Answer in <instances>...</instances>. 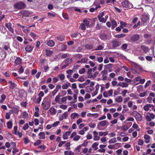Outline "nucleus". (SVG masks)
Instances as JSON below:
<instances>
[{
	"instance_id": "473e14b6",
	"label": "nucleus",
	"mask_w": 155,
	"mask_h": 155,
	"mask_svg": "<svg viewBox=\"0 0 155 155\" xmlns=\"http://www.w3.org/2000/svg\"><path fill=\"white\" fill-rule=\"evenodd\" d=\"M86 48L87 49H91L93 48V45L92 44H87L85 46Z\"/></svg>"
},
{
	"instance_id": "a211bd4d",
	"label": "nucleus",
	"mask_w": 155,
	"mask_h": 155,
	"mask_svg": "<svg viewBox=\"0 0 155 155\" xmlns=\"http://www.w3.org/2000/svg\"><path fill=\"white\" fill-rule=\"evenodd\" d=\"M92 71V69L91 68L89 69L87 71V77L89 78H91L93 77L92 73H91Z\"/></svg>"
},
{
	"instance_id": "f03ea898",
	"label": "nucleus",
	"mask_w": 155,
	"mask_h": 155,
	"mask_svg": "<svg viewBox=\"0 0 155 155\" xmlns=\"http://www.w3.org/2000/svg\"><path fill=\"white\" fill-rule=\"evenodd\" d=\"M25 6V4L22 2H20L16 3L14 5V7L15 8L18 9L24 8Z\"/></svg>"
},
{
	"instance_id": "ea45409f",
	"label": "nucleus",
	"mask_w": 155,
	"mask_h": 155,
	"mask_svg": "<svg viewBox=\"0 0 155 155\" xmlns=\"http://www.w3.org/2000/svg\"><path fill=\"white\" fill-rule=\"evenodd\" d=\"M127 44L125 43L123 44L121 46V47L122 48V49L125 50L127 48Z\"/></svg>"
},
{
	"instance_id": "5701e85b",
	"label": "nucleus",
	"mask_w": 155,
	"mask_h": 155,
	"mask_svg": "<svg viewBox=\"0 0 155 155\" xmlns=\"http://www.w3.org/2000/svg\"><path fill=\"white\" fill-rule=\"evenodd\" d=\"M107 122V121L106 120H103L99 122V124L97 125V126L98 127L99 125L101 126H104L106 125Z\"/></svg>"
},
{
	"instance_id": "c85d7f7f",
	"label": "nucleus",
	"mask_w": 155,
	"mask_h": 155,
	"mask_svg": "<svg viewBox=\"0 0 155 155\" xmlns=\"http://www.w3.org/2000/svg\"><path fill=\"white\" fill-rule=\"evenodd\" d=\"M120 143H117L114 145H111V144L109 145L108 146V147L110 149H113V148H114L115 147V146L117 145H120Z\"/></svg>"
},
{
	"instance_id": "39448f33",
	"label": "nucleus",
	"mask_w": 155,
	"mask_h": 155,
	"mask_svg": "<svg viewBox=\"0 0 155 155\" xmlns=\"http://www.w3.org/2000/svg\"><path fill=\"white\" fill-rule=\"evenodd\" d=\"M100 38L101 40L104 41H106L110 39V38L109 36L105 33L101 34L100 35Z\"/></svg>"
},
{
	"instance_id": "9d476101",
	"label": "nucleus",
	"mask_w": 155,
	"mask_h": 155,
	"mask_svg": "<svg viewBox=\"0 0 155 155\" xmlns=\"http://www.w3.org/2000/svg\"><path fill=\"white\" fill-rule=\"evenodd\" d=\"M61 88V86L58 85L56 86L55 89L52 92V94L53 96H54L58 91L59 89Z\"/></svg>"
},
{
	"instance_id": "ddd939ff",
	"label": "nucleus",
	"mask_w": 155,
	"mask_h": 155,
	"mask_svg": "<svg viewBox=\"0 0 155 155\" xmlns=\"http://www.w3.org/2000/svg\"><path fill=\"white\" fill-rule=\"evenodd\" d=\"M94 135V140H99L100 137L99 136H98V133L95 131H94L93 132Z\"/></svg>"
},
{
	"instance_id": "f3484780",
	"label": "nucleus",
	"mask_w": 155,
	"mask_h": 155,
	"mask_svg": "<svg viewBox=\"0 0 155 155\" xmlns=\"http://www.w3.org/2000/svg\"><path fill=\"white\" fill-rule=\"evenodd\" d=\"M46 55L48 57H50L53 54V52L52 51L46 49L45 50Z\"/></svg>"
},
{
	"instance_id": "09e8293b",
	"label": "nucleus",
	"mask_w": 155,
	"mask_h": 155,
	"mask_svg": "<svg viewBox=\"0 0 155 155\" xmlns=\"http://www.w3.org/2000/svg\"><path fill=\"white\" fill-rule=\"evenodd\" d=\"M60 96L59 94L56 97L55 99V101L56 102H58L60 100Z\"/></svg>"
},
{
	"instance_id": "c756f323",
	"label": "nucleus",
	"mask_w": 155,
	"mask_h": 155,
	"mask_svg": "<svg viewBox=\"0 0 155 155\" xmlns=\"http://www.w3.org/2000/svg\"><path fill=\"white\" fill-rule=\"evenodd\" d=\"M49 110L51 114H56V110L54 108L51 107L49 109Z\"/></svg>"
},
{
	"instance_id": "a19ab883",
	"label": "nucleus",
	"mask_w": 155,
	"mask_h": 155,
	"mask_svg": "<svg viewBox=\"0 0 155 155\" xmlns=\"http://www.w3.org/2000/svg\"><path fill=\"white\" fill-rule=\"evenodd\" d=\"M104 48V47L103 46L101 45H100L98 46L95 49V50L97 51V50H101L103 49Z\"/></svg>"
},
{
	"instance_id": "cd10ccee",
	"label": "nucleus",
	"mask_w": 155,
	"mask_h": 155,
	"mask_svg": "<svg viewBox=\"0 0 155 155\" xmlns=\"http://www.w3.org/2000/svg\"><path fill=\"white\" fill-rule=\"evenodd\" d=\"M113 66V64H109L105 65L104 66V68L105 70L108 69H111Z\"/></svg>"
},
{
	"instance_id": "bb28decb",
	"label": "nucleus",
	"mask_w": 155,
	"mask_h": 155,
	"mask_svg": "<svg viewBox=\"0 0 155 155\" xmlns=\"http://www.w3.org/2000/svg\"><path fill=\"white\" fill-rule=\"evenodd\" d=\"M7 126L8 128L10 129H11L12 126V121H10L8 122L7 123Z\"/></svg>"
},
{
	"instance_id": "774afa93",
	"label": "nucleus",
	"mask_w": 155,
	"mask_h": 155,
	"mask_svg": "<svg viewBox=\"0 0 155 155\" xmlns=\"http://www.w3.org/2000/svg\"><path fill=\"white\" fill-rule=\"evenodd\" d=\"M89 125L91 128H94L95 127L96 125L94 123H90L89 124Z\"/></svg>"
},
{
	"instance_id": "423d86ee",
	"label": "nucleus",
	"mask_w": 155,
	"mask_h": 155,
	"mask_svg": "<svg viewBox=\"0 0 155 155\" xmlns=\"http://www.w3.org/2000/svg\"><path fill=\"white\" fill-rule=\"evenodd\" d=\"M5 26L8 28L9 30L12 33H13L14 32V29L12 27V24L10 23H6L5 24Z\"/></svg>"
},
{
	"instance_id": "1a4fd4ad",
	"label": "nucleus",
	"mask_w": 155,
	"mask_h": 155,
	"mask_svg": "<svg viewBox=\"0 0 155 155\" xmlns=\"http://www.w3.org/2000/svg\"><path fill=\"white\" fill-rule=\"evenodd\" d=\"M149 16L147 14L142 15L141 18L142 21L143 22H146L149 19Z\"/></svg>"
},
{
	"instance_id": "7c9ffc66",
	"label": "nucleus",
	"mask_w": 155,
	"mask_h": 155,
	"mask_svg": "<svg viewBox=\"0 0 155 155\" xmlns=\"http://www.w3.org/2000/svg\"><path fill=\"white\" fill-rule=\"evenodd\" d=\"M115 100L117 102H120L122 101L123 98L121 96H119L117 98L115 99Z\"/></svg>"
},
{
	"instance_id": "58836bf2",
	"label": "nucleus",
	"mask_w": 155,
	"mask_h": 155,
	"mask_svg": "<svg viewBox=\"0 0 155 155\" xmlns=\"http://www.w3.org/2000/svg\"><path fill=\"white\" fill-rule=\"evenodd\" d=\"M28 117V114L25 111H24L23 113L22 117L23 118H26Z\"/></svg>"
},
{
	"instance_id": "6ab92c4d",
	"label": "nucleus",
	"mask_w": 155,
	"mask_h": 155,
	"mask_svg": "<svg viewBox=\"0 0 155 155\" xmlns=\"http://www.w3.org/2000/svg\"><path fill=\"white\" fill-rule=\"evenodd\" d=\"M96 90L94 93H93L92 94V95L93 97L95 95L97 94L98 91V89L99 87V84H97L96 87Z\"/></svg>"
},
{
	"instance_id": "603ef678",
	"label": "nucleus",
	"mask_w": 155,
	"mask_h": 155,
	"mask_svg": "<svg viewBox=\"0 0 155 155\" xmlns=\"http://www.w3.org/2000/svg\"><path fill=\"white\" fill-rule=\"evenodd\" d=\"M11 113H7L6 114L5 117L6 119H8L10 118V115Z\"/></svg>"
},
{
	"instance_id": "e2e57ef3",
	"label": "nucleus",
	"mask_w": 155,
	"mask_h": 155,
	"mask_svg": "<svg viewBox=\"0 0 155 155\" xmlns=\"http://www.w3.org/2000/svg\"><path fill=\"white\" fill-rule=\"evenodd\" d=\"M29 84V82L28 81H25L23 84V85L25 87H27Z\"/></svg>"
},
{
	"instance_id": "f8f14e48",
	"label": "nucleus",
	"mask_w": 155,
	"mask_h": 155,
	"mask_svg": "<svg viewBox=\"0 0 155 155\" xmlns=\"http://www.w3.org/2000/svg\"><path fill=\"white\" fill-rule=\"evenodd\" d=\"M21 14L22 15L25 17H28L30 14V12L27 10H24L22 11Z\"/></svg>"
},
{
	"instance_id": "6e6d98bb",
	"label": "nucleus",
	"mask_w": 155,
	"mask_h": 155,
	"mask_svg": "<svg viewBox=\"0 0 155 155\" xmlns=\"http://www.w3.org/2000/svg\"><path fill=\"white\" fill-rule=\"evenodd\" d=\"M101 73L102 75H107L108 74V71L107 70H104L101 71Z\"/></svg>"
},
{
	"instance_id": "f704fd0d",
	"label": "nucleus",
	"mask_w": 155,
	"mask_h": 155,
	"mask_svg": "<svg viewBox=\"0 0 155 155\" xmlns=\"http://www.w3.org/2000/svg\"><path fill=\"white\" fill-rule=\"evenodd\" d=\"M108 134V133L107 131L104 132H99V135L101 136H102L103 135L106 136Z\"/></svg>"
},
{
	"instance_id": "13d9d810",
	"label": "nucleus",
	"mask_w": 155,
	"mask_h": 155,
	"mask_svg": "<svg viewBox=\"0 0 155 155\" xmlns=\"http://www.w3.org/2000/svg\"><path fill=\"white\" fill-rule=\"evenodd\" d=\"M130 97H134L135 99H137L138 98L137 96L134 93H131L130 94Z\"/></svg>"
},
{
	"instance_id": "864d4df0",
	"label": "nucleus",
	"mask_w": 155,
	"mask_h": 155,
	"mask_svg": "<svg viewBox=\"0 0 155 155\" xmlns=\"http://www.w3.org/2000/svg\"><path fill=\"white\" fill-rule=\"evenodd\" d=\"M87 91L88 93L91 92L92 90V88H91L89 86H87L86 87Z\"/></svg>"
},
{
	"instance_id": "680f3d73",
	"label": "nucleus",
	"mask_w": 155,
	"mask_h": 155,
	"mask_svg": "<svg viewBox=\"0 0 155 155\" xmlns=\"http://www.w3.org/2000/svg\"><path fill=\"white\" fill-rule=\"evenodd\" d=\"M88 60V58H83L81 60V62H82V63H85Z\"/></svg>"
},
{
	"instance_id": "e433bc0d",
	"label": "nucleus",
	"mask_w": 155,
	"mask_h": 155,
	"mask_svg": "<svg viewBox=\"0 0 155 155\" xmlns=\"http://www.w3.org/2000/svg\"><path fill=\"white\" fill-rule=\"evenodd\" d=\"M116 138H114L110 140L108 142L110 144L116 142Z\"/></svg>"
},
{
	"instance_id": "20e7f679",
	"label": "nucleus",
	"mask_w": 155,
	"mask_h": 155,
	"mask_svg": "<svg viewBox=\"0 0 155 155\" xmlns=\"http://www.w3.org/2000/svg\"><path fill=\"white\" fill-rule=\"evenodd\" d=\"M8 84H9V87L10 89H13L16 87L17 86L14 81H9Z\"/></svg>"
},
{
	"instance_id": "49530a36",
	"label": "nucleus",
	"mask_w": 155,
	"mask_h": 155,
	"mask_svg": "<svg viewBox=\"0 0 155 155\" xmlns=\"http://www.w3.org/2000/svg\"><path fill=\"white\" fill-rule=\"evenodd\" d=\"M46 147L44 145L39 146V149L41 151H43L46 148Z\"/></svg>"
},
{
	"instance_id": "de8ad7c7",
	"label": "nucleus",
	"mask_w": 155,
	"mask_h": 155,
	"mask_svg": "<svg viewBox=\"0 0 155 155\" xmlns=\"http://www.w3.org/2000/svg\"><path fill=\"white\" fill-rule=\"evenodd\" d=\"M128 84L126 83L121 82V87H126L128 86Z\"/></svg>"
},
{
	"instance_id": "6e6552de",
	"label": "nucleus",
	"mask_w": 155,
	"mask_h": 155,
	"mask_svg": "<svg viewBox=\"0 0 155 155\" xmlns=\"http://www.w3.org/2000/svg\"><path fill=\"white\" fill-rule=\"evenodd\" d=\"M112 47L114 48H115L120 45L119 42L117 40L113 41L112 42Z\"/></svg>"
},
{
	"instance_id": "b1692460",
	"label": "nucleus",
	"mask_w": 155,
	"mask_h": 155,
	"mask_svg": "<svg viewBox=\"0 0 155 155\" xmlns=\"http://www.w3.org/2000/svg\"><path fill=\"white\" fill-rule=\"evenodd\" d=\"M132 65L134 66V67L136 68L137 69H138L140 71H141L143 69L142 68H141L140 66L135 63H133Z\"/></svg>"
},
{
	"instance_id": "69168bd1",
	"label": "nucleus",
	"mask_w": 155,
	"mask_h": 155,
	"mask_svg": "<svg viewBox=\"0 0 155 155\" xmlns=\"http://www.w3.org/2000/svg\"><path fill=\"white\" fill-rule=\"evenodd\" d=\"M146 59L148 61H151L152 60V57L150 56H147L146 57Z\"/></svg>"
},
{
	"instance_id": "a878e982",
	"label": "nucleus",
	"mask_w": 155,
	"mask_h": 155,
	"mask_svg": "<svg viewBox=\"0 0 155 155\" xmlns=\"http://www.w3.org/2000/svg\"><path fill=\"white\" fill-rule=\"evenodd\" d=\"M65 37L64 35H61L57 37V39L59 41H62L64 39Z\"/></svg>"
},
{
	"instance_id": "c9c22d12",
	"label": "nucleus",
	"mask_w": 155,
	"mask_h": 155,
	"mask_svg": "<svg viewBox=\"0 0 155 155\" xmlns=\"http://www.w3.org/2000/svg\"><path fill=\"white\" fill-rule=\"evenodd\" d=\"M30 35L33 38L34 40H35L36 38L38 37L37 35H36L35 34L32 32H31L30 33Z\"/></svg>"
},
{
	"instance_id": "c03bdc74",
	"label": "nucleus",
	"mask_w": 155,
	"mask_h": 155,
	"mask_svg": "<svg viewBox=\"0 0 155 155\" xmlns=\"http://www.w3.org/2000/svg\"><path fill=\"white\" fill-rule=\"evenodd\" d=\"M55 15L50 12L48 13V16L49 18H52L55 17Z\"/></svg>"
},
{
	"instance_id": "dca6fc26",
	"label": "nucleus",
	"mask_w": 155,
	"mask_h": 155,
	"mask_svg": "<svg viewBox=\"0 0 155 155\" xmlns=\"http://www.w3.org/2000/svg\"><path fill=\"white\" fill-rule=\"evenodd\" d=\"M139 39V36L138 35H135L131 38V41H135L138 40Z\"/></svg>"
},
{
	"instance_id": "4be33fe9",
	"label": "nucleus",
	"mask_w": 155,
	"mask_h": 155,
	"mask_svg": "<svg viewBox=\"0 0 155 155\" xmlns=\"http://www.w3.org/2000/svg\"><path fill=\"white\" fill-rule=\"evenodd\" d=\"M111 22L112 24L111 28L113 29L117 26V23L116 21L114 20H112L111 21Z\"/></svg>"
},
{
	"instance_id": "412c9836",
	"label": "nucleus",
	"mask_w": 155,
	"mask_h": 155,
	"mask_svg": "<svg viewBox=\"0 0 155 155\" xmlns=\"http://www.w3.org/2000/svg\"><path fill=\"white\" fill-rule=\"evenodd\" d=\"M72 61V59L70 58H66L64 60V62L66 64H68H68L70 63Z\"/></svg>"
},
{
	"instance_id": "37998d69",
	"label": "nucleus",
	"mask_w": 155,
	"mask_h": 155,
	"mask_svg": "<svg viewBox=\"0 0 155 155\" xmlns=\"http://www.w3.org/2000/svg\"><path fill=\"white\" fill-rule=\"evenodd\" d=\"M24 71V69L22 66H21L18 70V72L19 74H22Z\"/></svg>"
},
{
	"instance_id": "2f4dec72",
	"label": "nucleus",
	"mask_w": 155,
	"mask_h": 155,
	"mask_svg": "<svg viewBox=\"0 0 155 155\" xmlns=\"http://www.w3.org/2000/svg\"><path fill=\"white\" fill-rule=\"evenodd\" d=\"M45 133L44 132L39 133V138L44 139L45 138Z\"/></svg>"
},
{
	"instance_id": "393cba45",
	"label": "nucleus",
	"mask_w": 155,
	"mask_h": 155,
	"mask_svg": "<svg viewBox=\"0 0 155 155\" xmlns=\"http://www.w3.org/2000/svg\"><path fill=\"white\" fill-rule=\"evenodd\" d=\"M98 142L94 143L92 145V147L94 148L95 150H97L98 149L97 146L98 145Z\"/></svg>"
},
{
	"instance_id": "8fccbe9b",
	"label": "nucleus",
	"mask_w": 155,
	"mask_h": 155,
	"mask_svg": "<svg viewBox=\"0 0 155 155\" xmlns=\"http://www.w3.org/2000/svg\"><path fill=\"white\" fill-rule=\"evenodd\" d=\"M59 78H60L61 80H63L65 78V76L64 74H60L58 75Z\"/></svg>"
},
{
	"instance_id": "aec40b11",
	"label": "nucleus",
	"mask_w": 155,
	"mask_h": 155,
	"mask_svg": "<svg viewBox=\"0 0 155 155\" xmlns=\"http://www.w3.org/2000/svg\"><path fill=\"white\" fill-rule=\"evenodd\" d=\"M141 48L146 53H147L149 51L148 47L146 46L142 45L141 46Z\"/></svg>"
},
{
	"instance_id": "052dcab7",
	"label": "nucleus",
	"mask_w": 155,
	"mask_h": 155,
	"mask_svg": "<svg viewBox=\"0 0 155 155\" xmlns=\"http://www.w3.org/2000/svg\"><path fill=\"white\" fill-rule=\"evenodd\" d=\"M61 50L63 51H65L67 48V46L66 45H63L61 46Z\"/></svg>"
},
{
	"instance_id": "0e129e2a",
	"label": "nucleus",
	"mask_w": 155,
	"mask_h": 155,
	"mask_svg": "<svg viewBox=\"0 0 155 155\" xmlns=\"http://www.w3.org/2000/svg\"><path fill=\"white\" fill-rule=\"evenodd\" d=\"M84 24L86 26H87L89 24V21H88L85 20V19L83 20Z\"/></svg>"
},
{
	"instance_id": "7ed1b4c3",
	"label": "nucleus",
	"mask_w": 155,
	"mask_h": 155,
	"mask_svg": "<svg viewBox=\"0 0 155 155\" xmlns=\"http://www.w3.org/2000/svg\"><path fill=\"white\" fill-rule=\"evenodd\" d=\"M132 114L137 120L140 121L142 120V117L140 114L136 111H134Z\"/></svg>"
},
{
	"instance_id": "5fc2aeb1",
	"label": "nucleus",
	"mask_w": 155,
	"mask_h": 155,
	"mask_svg": "<svg viewBox=\"0 0 155 155\" xmlns=\"http://www.w3.org/2000/svg\"><path fill=\"white\" fill-rule=\"evenodd\" d=\"M18 129V127L17 126H14V133L15 135H17L18 132L17 131Z\"/></svg>"
},
{
	"instance_id": "2eb2a0df",
	"label": "nucleus",
	"mask_w": 155,
	"mask_h": 155,
	"mask_svg": "<svg viewBox=\"0 0 155 155\" xmlns=\"http://www.w3.org/2000/svg\"><path fill=\"white\" fill-rule=\"evenodd\" d=\"M54 42L52 40H49L47 41V44L49 46L51 47H53L54 45Z\"/></svg>"
},
{
	"instance_id": "0eeeda50",
	"label": "nucleus",
	"mask_w": 155,
	"mask_h": 155,
	"mask_svg": "<svg viewBox=\"0 0 155 155\" xmlns=\"http://www.w3.org/2000/svg\"><path fill=\"white\" fill-rule=\"evenodd\" d=\"M42 105L43 108L45 110H48L50 107V104L47 101H45L43 103Z\"/></svg>"
},
{
	"instance_id": "f257e3e1",
	"label": "nucleus",
	"mask_w": 155,
	"mask_h": 155,
	"mask_svg": "<svg viewBox=\"0 0 155 155\" xmlns=\"http://www.w3.org/2000/svg\"><path fill=\"white\" fill-rule=\"evenodd\" d=\"M121 5L122 7L127 9H130L133 8V5L127 0H125L122 2Z\"/></svg>"
},
{
	"instance_id": "a18cd8bd",
	"label": "nucleus",
	"mask_w": 155,
	"mask_h": 155,
	"mask_svg": "<svg viewBox=\"0 0 155 155\" xmlns=\"http://www.w3.org/2000/svg\"><path fill=\"white\" fill-rule=\"evenodd\" d=\"M80 138V136L77 135H76L73 138V140L74 141H77Z\"/></svg>"
},
{
	"instance_id": "79ce46f5",
	"label": "nucleus",
	"mask_w": 155,
	"mask_h": 155,
	"mask_svg": "<svg viewBox=\"0 0 155 155\" xmlns=\"http://www.w3.org/2000/svg\"><path fill=\"white\" fill-rule=\"evenodd\" d=\"M98 18L99 21L101 22L105 23L106 21V19L104 18L101 17L100 18Z\"/></svg>"
},
{
	"instance_id": "338daca9",
	"label": "nucleus",
	"mask_w": 155,
	"mask_h": 155,
	"mask_svg": "<svg viewBox=\"0 0 155 155\" xmlns=\"http://www.w3.org/2000/svg\"><path fill=\"white\" fill-rule=\"evenodd\" d=\"M151 83V81L150 80L148 81H147V82L146 83L145 85L144 86L145 88H147Z\"/></svg>"
},
{
	"instance_id": "3c124183",
	"label": "nucleus",
	"mask_w": 155,
	"mask_h": 155,
	"mask_svg": "<svg viewBox=\"0 0 155 155\" xmlns=\"http://www.w3.org/2000/svg\"><path fill=\"white\" fill-rule=\"evenodd\" d=\"M138 144L139 145L142 146L143 145V141L141 139H139L138 140Z\"/></svg>"
},
{
	"instance_id": "4c0bfd02",
	"label": "nucleus",
	"mask_w": 155,
	"mask_h": 155,
	"mask_svg": "<svg viewBox=\"0 0 155 155\" xmlns=\"http://www.w3.org/2000/svg\"><path fill=\"white\" fill-rule=\"evenodd\" d=\"M126 35L125 34H118L116 35H115V37L117 38H121L123 37L124 36H125Z\"/></svg>"
},
{
	"instance_id": "4d7b16f0",
	"label": "nucleus",
	"mask_w": 155,
	"mask_h": 155,
	"mask_svg": "<svg viewBox=\"0 0 155 155\" xmlns=\"http://www.w3.org/2000/svg\"><path fill=\"white\" fill-rule=\"evenodd\" d=\"M85 71V69L84 68H81L79 71V72L81 74H84Z\"/></svg>"
},
{
	"instance_id": "4468645a",
	"label": "nucleus",
	"mask_w": 155,
	"mask_h": 155,
	"mask_svg": "<svg viewBox=\"0 0 155 155\" xmlns=\"http://www.w3.org/2000/svg\"><path fill=\"white\" fill-rule=\"evenodd\" d=\"M16 59L15 60V63L16 65L20 64L21 62V59L18 57H16Z\"/></svg>"
},
{
	"instance_id": "9b49d317",
	"label": "nucleus",
	"mask_w": 155,
	"mask_h": 155,
	"mask_svg": "<svg viewBox=\"0 0 155 155\" xmlns=\"http://www.w3.org/2000/svg\"><path fill=\"white\" fill-rule=\"evenodd\" d=\"M33 49V47L31 45H27L25 48V51L28 52H31Z\"/></svg>"
},
{
	"instance_id": "72a5a7b5",
	"label": "nucleus",
	"mask_w": 155,
	"mask_h": 155,
	"mask_svg": "<svg viewBox=\"0 0 155 155\" xmlns=\"http://www.w3.org/2000/svg\"><path fill=\"white\" fill-rule=\"evenodd\" d=\"M78 114L76 113H72L71 115V117L72 119H74L76 117L78 116Z\"/></svg>"
},
{
	"instance_id": "bf43d9fd",
	"label": "nucleus",
	"mask_w": 155,
	"mask_h": 155,
	"mask_svg": "<svg viewBox=\"0 0 155 155\" xmlns=\"http://www.w3.org/2000/svg\"><path fill=\"white\" fill-rule=\"evenodd\" d=\"M103 58L102 57H100L97 58V61L99 63L102 62L103 61Z\"/></svg>"
}]
</instances>
